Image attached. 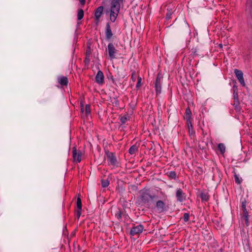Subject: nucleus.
Segmentation results:
<instances>
[{
	"instance_id": "obj_25",
	"label": "nucleus",
	"mask_w": 252,
	"mask_h": 252,
	"mask_svg": "<svg viewBox=\"0 0 252 252\" xmlns=\"http://www.w3.org/2000/svg\"><path fill=\"white\" fill-rule=\"evenodd\" d=\"M127 118L126 117L123 116L120 119V121L122 124H124L127 121Z\"/></svg>"
},
{
	"instance_id": "obj_30",
	"label": "nucleus",
	"mask_w": 252,
	"mask_h": 252,
	"mask_svg": "<svg viewBox=\"0 0 252 252\" xmlns=\"http://www.w3.org/2000/svg\"><path fill=\"white\" fill-rule=\"evenodd\" d=\"M235 182L236 183H237V184L241 183V181L239 180V178L237 176H235Z\"/></svg>"
},
{
	"instance_id": "obj_35",
	"label": "nucleus",
	"mask_w": 252,
	"mask_h": 252,
	"mask_svg": "<svg viewBox=\"0 0 252 252\" xmlns=\"http://www.w3.org/2000/svg\"><path fill=\"white\" fill-rule=\"evenodd\" d=\"M170 14H167V18H168V19H169V18H170Z\"/></svg>"
},
{
	"instance_id": "obj_28",
	"label": "nucleus",
	"mask_w": 252,
	"mask_h": 252,
	"mask_svg": "<svg viewBox=\"0 0 252 252\" xmlns=\"http://www.w3.org/2000/svg\"><path fill=\"white\" fill-rule=\"evenodd\" d=\"M170 176L173 178H175L176 177V174L175 172H170Z\"/></svg>"
},
{
	"instance_id": "obj_4",
	"label": "nucleus",
	"mask_w": 252,
	"mask_h": 252,
	"mask_svg": "<svg viewBox=\"0 0 252 252\" xmlns=\"http://www.w3.org/2000/svg\"><path fill=\"white\" fill-rule=\"evenodd\" d=\"M144 227L141 224H138L132 227L130 230V234L132 236L139 234L143 231Z\"/></svg>"
},
{
	"instance_id": "obj_5",
	"label": "nucleus",
	"mask_w": 252,
	"mask_h": 252,
	"mask_svg": "<svg viewBox=\"0 0 252 252\" xmlns=\"http://www.w3.org/2000/svg\"><path fill=\"white\" fill-rule=\"evenodd\" d=\"M235 75L239 82L243 86H245V83L243 77V73L242 71L235 69L234 70Z\"/></svg>"
},
{
	"instance_id": "obj_8",
	"label": "nucleus",
	"mask_w": 252,
	"mask_h": 252,
	"mask_svg": "<svg viewBox=\"0 0 252 252\" xmlns=\"http://www.w3.org/2000/svg\"><path fill=\"white\" fill-rule=\"evenodd\" d=\"M103 11V7L102 6H99L97 8L95 12V18L97 21H99Z\"/></svg>"
},
{
	"instance_id": "obj_18",
	"label": "nucleus",
	"mask_w": 252,
	"mask_h": 252,
	"mask_svg": "<svg viewBox=\"0 0 252 252\" xmlns=\"http://www.w3.org/2000/svg\"><path fill=\"white\" fill-rule=\"evenodd\" d=\"M155 89L157 94L160 93L161 89L160 83H155Z\"/></svg>"
},
{
	"instance_id": "obj_11",
	"label": "nucleus",
	"mask_w": 252,
	"mask_h": 252,
	"mask_svg": "<svg viewBox=\"0 0 252 252\" xmlns=\"http://www.w3.org/2000/svg\"><path fill=\"white\" fill-rule=\"evenodd\" d=\"M165 204L163 201L159 200L157 201L156 206L159 212H161L164 211Z\"/></svg>"
},
{
	"instance_id": "obj_9",
	"label": "nucleus",
	"mask_w": 252,
	"mask_h": 252,
	"mask_svg": "<svg viewBox=\"0 0 252 252\" xmlns=\"http://www.w3.org/2000/svg\"><path fill=\"white\" fill-rule=\"evenodd\" d=\"M104 75L102 72L99 70L95 77L96 82L98 84H102L104 81Z\"/></svg>"
},
{
	"instance_id": "obj_34",
	"label": "nucleus",
	"mask_w": 252,
	"mask_h": 252,
	"mask_svg": "<svg viewBox=\"0 0 252 252\" xmlns=\"http://www.w3.org/2000/svg\"><path fill=\"white\" fill-rule=\"evenodd\" d=\"M79 0L82 4H84L85 2V0Z\"/></svg>"
},
{
	"instance_id": "obj_1",
	"label": "nucleus",
	"mask_w": 252,
	"mask_h": 252,
	"mask_svg": "<svg viewBox=\"0 0 252 252\" xmlns=\"http://www.w3.org/2000/svg\"><path fill=\"white\" fill-rule=\"evenodd\" d=\"M123 0H111L109 8L106 10V13L109 14L110 20L114 22L118 17Z\"/></svg>"
},
{
	"instance_id": "obj_14",
	"label": "nucleus",
	"mask_w": 252,
	"mask_h": 252,
	"mask_svg": "<svg viewBox=\"0 0 252 252\" xmlns=\"http://www.w3.org/2000/svg\"><path fill=\"white\" fill-rule=\"evenodd\" d=\"M67 82V78L63 76L59 78V83L62 85H66Z\"/></svg>"
},
{
	"instance_id": "obj_12",
	"label": "nucleus",
	"mask_w": 252,
	"mask_h": 252,
	"mask_svg": "<svg viewBox=\"0 0 252 252\" xmlns=\"http://www.w3.org/2000/svg\"><path fill=\"white\" fill-rule=\"evenodd\" d=\"M106 37L107 39H110L112 36V32H111V30L110 26L107 24L106 26Z\"/></svg>"
},
{
	"instance_id": "obj_36",
	"label": "nucleus",
	"mask_w": 252,
	"mask_h": 252,
	"mask_svg": "<svg viewBox=\"0 0 252 252\" xmlns=\"http://www.w3.org/2000/svg\"><path fill=\"white\" fill-rule=\"evenodd\" d=\"M131 78L134 80V77H133V74H132Z\"/></svg>"
},
{
	"instance_id": "obj_37",
	"label": "nucleus",
	"mask_w": 252,
	"mask_h": 252,
	"mask_svg": "<svg viewBox=\"0 0 252 252\" xmlns=\"http://www.w3.org/2000/svg\"><path fill=\"white\" fill-rule=\"evenodd\" d=\"M220 47L222 48V45L221 44H220Z\"/></svg>"
},
{
	"instance_id": "obj_10",
	"label": "nucleus",
	"mask_w": 252,
	"mask_h": 252,
	"mask_svg": "<svg viewBox=\"0 0 252 252\" xmlns=\"http://www.w3.org/2000/svg\"><path fill=\"white\" fill-rule=\"evenodd\" d=\"M107 160L109 163L112 165H114L116 163V158L114 154L112 153H108L107 154Z\"/></svg>"
},
{
	"instance_id": "obj_2",
	"label": "nucleus",
	"mask_w": 252,
	"mask_h": 252,
	"mask_svg": "<svg viewBox=\"0 0 252 252\" xmlns=\"http://www.w3.org/2000/svg\"><path fill=\"white\" fill-rule=\"evenodd\" d=\"M140 199L142 204H149L154 198V196L150 194V191L148 189H143L140 191Z\"/></svg>"
},
{
	"instance_id": "obj_20",
	"label": "nucleus",
	"mask_w": 252,
	"mask_h": 252,
	"mask_svg": "<svg viewBox=\"0 0 252 252\" xmlns=\"http://www.w3.org/2000/svg\"><path fill=\"white\" fill-rule=\"evenodd\" d=\"M77 209L82 210V203H81V199L78 197L77 199Z\"/></svg>"
},
{
	"instance_id": "obj_6",
	"label": "nucleus",
	"mask_w": 252,
	"mask_h": 252,
	"mask_svg": "<svg viewBox=\"0 0 252 252\" xmlns=\"http://www.w3.org/2000/svg\"><path fill=\"white\" fill-rule=\"evenodd\" d=\"M82 153L81 151H77L75 147L73 148V157L74 160L77 162H80L82 159Z\"/></svg>"
},
{
	"instance_id": "obj_16",
	"label": "nucleus",
	"mask_w": 252,
	"mask_h": 252,
	"mask_svg": "<svg viewBox=\"0 0 252 252\" xmlns=\"http://www.w3.org/2000/svg\"><path fill=\"white\" fill-rule=\"evenodd\" d=\"M218 149L221 154H223L225 151V147L223 144L220 143L218 145Z\"/></svg>"
},
{
	"instance_id": "obj_22",
	"label": "nucleus",
	"mask_w": 252,
	"mask_h": 252,
	"mask_svg": "<svg viewBox=\"0 0 252 252\" xmlns=\"http://www.w3.org/2000/svg\"><path fill=\"white\" fill-rule=\"evenodd\" d=\"M201 198L202 200L207 201L208 199V196L206 193H202L201 194Z\"/></svg>"
},
{
	"instance_id": "obj_7",
	"label": "nucleus",
	"mask_w": 252,
	"mask_h": 252,
	"mask_svg": "<svg viewBox=\"0 0 252 252\" xmlns=\"http://www.w3.org/2000/svg\"><path fill=\"white\" fill-rule=\"evenodd\" d=\"M176 196L178 201L180 202L183 201L186 198V195L185 193L183 192V190L180 189H179L177 190Z\"/></svg>"
},
{
	"instance_id": "obj_29",
	"label": "nucleus",
	"mask_w": 252,
	"mask_h": 252,
	"mask_svg": "<svg viewBox=\"0 0 252 252\" xmlns=\"http://www.w3.org/2000/svg\"><path fill=\"white\" fill-rule=\"evenodd\" d=\"M233 93H238V88H237V86H236V85L233 86Z\"/></svg>"
},
{
	"instance_id": "obj_31",
	"label": "nucleus",
	"mask_w": 252,
	"mask_h": 252,
	"mask_svg": "<svg viewBox=\"0 0 252 252\" xmlns=\"http://www.w3.org/2000/svg\"><path fill=\"white\" fill-rule=\"evenodd\" d=\"M155 83H160V77H159V76L157 77Z\"/></svg>"
},
{
	"instance_id": "obj_15",
	"label": "nucleus",
	"mask_w": 252,
	"mask_h": 252,
	"mask_svg": "<svg viewBox=\"0 0 252 252\" xmlns=\"http://www.w3.org/2000/svg\"><path fill=\"white\" fill-rule=\"evenodd\" d=\"M81 110L83 113L85 111V113L86 115H88V114H90L91 108H90V105L87 104L85 106V110H84V108H83L82 105H81Z\"/></svg>"
},
{
	"instance_id": "obj_3",
	"label": "nucleus",
	"mask_w": 252,
	"mask_h": 252,
	"mask_svg": "<svg viewBox=\"0 0 252 252\" xmlns=\"http://www.w3.org/2000/svg\"><path fill=\"white\" fill-rule=\"evenodd\" d=\"M108 52L110 59L113 60L116 58V54L118 50L116 49L113 43H110L108 45Z\"/></svg>"
},
{
	"instance_id": "obj_23",
	"label": "nucleus",
	"mask_w": 252,
	"mask_h": 252,
	"mask_svg": "<svg viewBox=\"0 0 252 252\" xmlns=\"http://www.w3.org/2000/svg\"><path fill=\"white\" fill-rule=\"evenodd\" d=\"M189 215L188 213H185L184 215V218H183L185 222L188 221L189 220Z\"/></svg>"
},
{
	"instance_id": "obj_26",
	"label": "nucleus",
	"mask_w": 252,
	"mask_h": 252,
	"mask_svg": "<svg viewBox=\"0 0 252 252\" xmlns=\"http://www.w3.org/2000/svg\"><path fill=\"white\" fill-rule=\"evenodd\" d=\"M141 78L140 77H138V82L136 84V87L138 88L141 86Z\"/></svg>"
},
{
	"instance_id": "obj_33",
	"label": "nucleus",
	"mask_w": 252,
	"mask_h": 252,
	"mask_svg": "<svg viewBox=\"0 0 252 252\" xmlns=\"http://www.w3.org/2000/svg\"><path fill=\"white\" fill-rule=\"evenodd\" d=\"M245 220L247 225H248V217L247 216H245Z\"/></svg>"
},
{
	"instance_id": "obj_32",
	"label": "nucleus",
	"mask_w": 252,
	"mask_h": 252,
	"mask_svg": "<svg viewBox=\"0 0 252 252\" xmlns=\"http://www.w3.org/2000/svg\"><path fill=\"white\" fill-rule=\"evenodd\" d=\"M233 97L234 98H237L238 97V93H233Z\"/></svg>"
},
{
	"instance_id": "obj_21",
	"label": "nucleus",
	"mask_w": 252,
	"mask_h": 252,
	"mask_svg": "<svg viewBox=\"0 0 252 252\" xmlns=\"http://www.w3.org/2000/svg\"><path fill=\"white\" fill-rule=\"evenodd\" d=\"M101 184H102V186L103 188H106L108 186L109 183L107 180H103L101 181Z\"/></svg>"
},
{
	"instance_id": "obj_24",
	"label": "nucleus",
	"mask_w": 252,
	"mask_h": 252,
	"mask_svg": "<svg viewBox=\"0 0 252 252\" xmlns=\"http://www.w3.org/2000/svg\"><path fill=\"white\" fill-rule=\"evenodd\" d=\"M234 105L236 108H237L238 106L239 105V98L238 97L237 98L234 99Z\"/></svg>"
},
{
	"instance_id": "obj_17",
	"label": "nucleus",
	"mask_w": 252,
	"mask_h": 252,
	"mask_svg": "<svg viewBox=\"0 0 252 252\" xmlns=\"http://www.w3.org/2000/svg\"><path fill=\"white\" fill-rule=\"evenodd\" d=\"M138 149L136 145L132 146L129 149V153L131 155L134 154L137 151Z\"/></svg>"
},
{
	"instance_id": "obj_13",
	"label": "nucleus",
	"mask_w": 252,
	"mask_h": 252,
	"mask_svg": "<svg viewBox=\"0 0 252 252\" xmlns=\"http://www.w3.org/2000/svg\"><path fill=\"white\" fill-rule=\"evenodd\" d=\"M191 113L190 110L189 108L186 109L185 118L188 122L190 123V120L191 119Z\"/></svg>"
},
{
	"instance_id": "obj_27",
	"label": "nucleus",
	"mask_w": 252,
	"mask_h": 252,
	"mask_svg": "<svg viewBox=\"0 0 252 252\" xmlns=\"http://www.w3.org/2000/svg\"><path fill=\"white\" fill-rule=\"evenodd\" d=\"M82 210H79V209L77 210L76 213L78 218H79L81 214Z\"/></svg>"
},
{
	"instance_id": "obj_19",
	"label": "nucleus",
	"mask_w": 252,
	"mask_h": 252,
	"mask_svg": "<svg viewBox=\"0 0 252 252\" xmlns=\"http://www.w3.org/2000/svg\"><path fill=\"white\" fill-rule=\"evenodd\" d=\"M84 16V11L82 9H80L78 11L77 14V18L78 20H81Z\"/></svg>"
}]
</instances>
